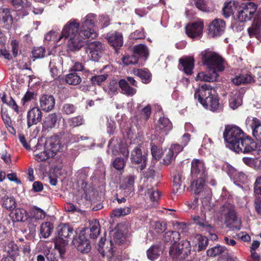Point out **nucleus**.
<instances>
[{"label": "nucleus", "instance_id": "obj_40", "mask_svg": "<svg viewBox=\"0 0 261 261\" xmlns=\"http://www.w3.org/2000/svg\"><path fill=\"white\" fill-rule=\"evenodd\" d=\"M85 120L83 115H78L67 119V123L70 127L74 128L84 125Z\"/></svg>", "mask_w": 261, "mask_h": 261}, {"label": "nucleus", "instance_id": "obj_35", "mask_svg": "<svg viewBox=\"0 0 261 261\" xmlns=\"http://www.w3.org/2000/svg\"><path fill=\"white\" fill-rule=\"evenodd\" d=\"M205 182V178L199 177L196 180L191 181L190 187L195 194H200L204 189Z\"/></svg>", "mask_w": 261, "mask_h": 261}, {"label": "nucleus", "instance_id": "obj_29", "mask_svg": "<svg viewBox=\"0 0 261 261\" xmlns=\"http://www.w3.org/2000/svg\"><path fill=\"white\" fill-rule=\"evenodd\" d=\"M225 223L228 227L232 230L240 229L241 222L236 213H225Z\"/></svg>", "mask_w": 261, "mask_h": 261}, {"label": "nucleus", "instance_id": "obj_37", "mask_svg": "<svg viewBox=\"0 0 261 261\" xmlns=\"http://www.w3.org/2000/svg\"><path fill=\"white\" fill-rule=\"evenodd\" d=\"M115 248H111L106 253L102 252L104 261H121V258L118 252H116Z\"/></svg>", "mask_w": 261, "mask_h": 261}, {"label": "nucleus", "instance_id": "obj_44", "mask_svg": "<svg viewBox=\"0 0 261 261\" xmlns=\"http://www.w3.org/2000/svg\"><path fill=\"white\" fill-rule=\"evenodd\" d=\"M82 81L81 76L76 72H71L67 74L65 77V82L69 85H77Z\"/></svg>", "mask_w": 261, "mask_h": 261}, {"label": "nucleus", "instance_id": "obj_59", "mask_svg": "<svg viewBox=\"0 0 261 261\" xmlns=\"http://www.w3.org/2000/svg\"><path fill=\"white\" fill-rule=\"evenodd\" d=\"M43 253L48 261H58L55 251L51 250V248L47 247L44 250Z\"/></svg>", "mask_w": 261, "mask_h": 261}, {"label": "nucleus", "instance_id": "obj_4", "mask_svg": "<svg viewBox=\"0 0 261 261\" xmlns=\"http://www.w3.org/2000/svg\"><path fill=\"white\" fill-rule=\"evenodd\" d=\"M61 137L64 136L66 138V141L63 144L61 141L59 140V136H56L55 139L52 138L50 143V145L53 149V151H60L62 149L64 145L69 143H74L79 142L81 140L87 139V137L84 136H80L79 135H75L69 132H61L60 133Z\"/></svg>", "mask_w": 261, "mask_h": 261}, {"label": "nucleus", "instance_id": "obj_15", "mask_svg": "<svg viewBox=\"0 0 261 261\" xmlns=\"http://www.w3.org/2000/svg\"><path fill=\"white\" fill-rule=\"evenodd\" d=\"M42 110L38 106L33 107L27 112V120L28 128H30L34 125H36L42 120Z\"/></svg>", "mask_w": 261, "mask_h": 261}, {"label": "nucleus", "instance_id": "obj_63", "mask_svg": "<svg viewBox=\"0 0 261 261\" xmlns=\"http://www.w3.org/2000/svg\"><path fill=\"white\" fill-rule=\"evenodd\" d=\"M202 205L200 207V212H209L213 211L209 198L205 197L201 200Z\"/></svg>", "mask_w": 261, "mask_h": 261}, {"label": "nucleus", "instance_id": "obj_38", "mask_svg": "<svg viewBox=\"0 0 261 261\" xmlns=\"http://www.w3.org/2000/svg\"><path fill=\"white\" fill-rule=\"evenodd\" d=\"M162 252V251L160 245H153L147 251L148 258L151 260H154L159 257Z\"/></svg>", "mask_w": 261, "mask_h": 261}, {"label": "nucleus", "instance_id": "obj_53", "mask_svg": "<svg viewBox=\"0 0 261 261\" xmlns=\"http://www.w3.org/2000/svg\"><path fill=\"white\" fill-rule=\"evenodd\" d=\"M151 153L153 158L159 160L162 154V149L159 146L155 144V143H151Z\"/></svg>", "mask_w": 261, "mask_h": 261}, {"label": "nucleus", "instance_id": "obj_2", "mask_svg": "<svg viewBox=\"0 0 261 261\" xmlns=\"http://www.w3.org/2000/svg\"><path fill=\"white\" fill-rule=\"evenodd\" d=\"M194 97L204 108L213 112H220L223 109L216 91L210 84L200 86L195 91Z\"/></svg>", "mask_w": 261, "mask_h": 261}, {"label": "nucleus", "instance_id": "obj_51", "mask_svg": "<svg viewBox=\"0 0 261 261\" xmlns=\"http://www.w3.org/2000/svg\"><path fill=\"white\" fill-rule=\"evenodd\" d=\"M226 248L222 246H214L207 250V255L209 256H216L224 252Z\"/></svg>", "mask_w": 261, "mask_h": 261}, {"label": "nucleus", "instance_id": "obj_58", "mask_svg": "<svg viewBox=\"0 0 261 261\" xmlns=\"http://www.w3.org/2000/svg\"><path fill=\"white\" fill-rule=\"evenodd\" d=\"M195 239L198 242V245L199 250L204 249L206 247L208 244V239L206 237L200 234H197L195 237Z\"/></svg>", "mask_w": 261, "mask_h": 261}, {"label": "nucleus", "instance_id": "obj_9", "mask_svg": "<svg viewBox=\"0 0 261 261\" xmlns=\"http://www.w3.org/2000/svg\"><path fill=\"white\" fill-rule=\"evenodd\" d=\"M173 191L175 194H181L185 190L186 185L185 184V177L183 171L180 169H176L173 172Z\"/></svg>", "mask_w": 261, "mask_h": 261}, {"label": "nucleus", "instance_id": "obj_8", "mask_svg": "<svg viewBox=\"0 0 261 261\" xmlns=\"http://www.w3.org/2000/svg\"><path fill=\"white\" fill-rule=\"evenodd\" d=\"M80 27L81 25L77 19L73 18L70 19L64 26L59 40L63 38L67 39L78 35Z\"/></svg>", "mask_w": 261, "mask_h": 261}, {"label": "nucleus", "instance_id": "obj_62", "mask_svg": "<svg viewBox=\"0 0 261 261\" xmlns=\"http://www.w3.org/2000/svg\"><path fill=\"white\" fill-rule=\"evenodd\" d=\"M111 19L110 17L106 14H102L99 16L98 25L101 29L107 27L110 24Z\"/></svg>", "mask_w": 261, "mask_h": 261}, {"label": "nucleus", "instance_id": "obj_46", "mask_svg": "<svg viewBox=\"0 0 261 261\" xmlns=\"http://www.w3.org/2000/svg\"><path fill=\"white\" fill-rule=\"evenodd\" d=\"M53 224L49 222L42 223L40 229L41 236L44 238L49 237L53 230Z\"/></svg>", "mask_w": 261, "mask_h": 261}, {"label": "nucleus", "instance_id": "obj_13", "mask_svg": "<svg viewBox=\"0 0 261 261\" xmlns=\"http://www.w3.org/2000/svg\"><path fill=\"white\" fill-rule=\"evenodd\" d=\"M126 79H121L118 81L119 88L121 89L123 94L128 96H132L137 93V90L130 87L128 83L132 86L137 87L138 82L131 76H127Z\"/></svg>", "mask_w": 261, "mask_h": 261}, {"label": "nucleus", "instance_id": "obj_42", "mask_svg": "<svg viewBox=\"0 0 261 261\" xmlns=\"http://www.w3.org/2000/svg\"><path fill=\"white\" fill-rule=\"evenodd\" d=\"M145 195L148 196L150 201L153 202V205H155L158 204V200L161 196V193L151 187L147 188L145 191Z\"/></svg>", "mask_w": 261, "mask_h": 261}, {"label": "nucleus", "instance_id": "obj_17", "mask_svg": "<svg viewBox=\"0 0 261 261\" xmlns=\"http://www.w3.org/2000/svg\"><path fill=\"white\" fill-rule=\"evenodd\" d=\"M191 174L192 176L205 178L207 175V170L203 161L194 159L191 162Z\"/></svg>", "mask_w": 261, "mask_h": 261}, {"label": "nucleus", "instance_id": "obj_28", "mask_svg": "<svg viewBox=\"0 0 261 261\" xmlns=\"http://www.w3.org/2000/svg\"><path fill=\"white\" fill-rule=\"evenodd\" d=\"M172 128V123L171 121L166 117H161L155 127V132L162 133L164 135H167Z\"/></svg>", "mask_w": 261, "mask_h": 261}, {"label": "nucleus", "instance_id": "obj_33", "mask_svg": "<svg viewBox=\"0 0 261 261\" xmlns=\"http://www.w3.org/2000/svg\"><path fill=\"white\" fill-rule=\"evenodd\" d=\"M81 231H85V234L86 233H89L90 238H96L100 233V226L99 222L96 220L92 221L90 223L89 228H85Z\"/></svg>", "mask_w": 261, "mask_h": 261}, {"label": "nucleus", "instance_id": "obj_31", "mask_svg": "<svg viewBox=\"0 0 261 261\" xmlns=\"http://www.w3.org/2000/svg\"><path fill=\"white\" fill-rule=\"evenodd\" d=\"M192 3L196 8L202 12L208 13L213 11L212 0H192Z\"/></svg>", "mask_w": 261, "mask_h": 261}, {"label": "nucleus", "instance_id": "obj_43", "mask_svg": "<svg viewBox=\"0 0 261 261\" xmlns=\"http://www.w3.org/2000/svg\"><path fill=\"white\" fill-rule=\"evenodd\" d=\"M229 106L233 110L241 106L242 103V96L239 92L233 94L229 100Z\"/></svg>", "mask_w": 261, "mask_h": 261}, {"label": "nucleus", "instance_id": "obj_49", "mask_svg": "<svg viewBox=\"0 0 261 261\" xmlns=\"http://www.w3.org/2000/svg\"><path fill=\"white\" fill-rule=\"evenodd\" d=\"M139 58L134 53L131 55H125L122 59V62L126 65H135L138 62Z\"/></svg>", "mask_w": 261, "mask_h": 261}, {"label": "nucleus", "instance_id": "obj_23", "mask_svg": "<svg viewBox=\"0 0 261 261\" xmlns=\"http://www.w3.org/2000/svg\"><path fill=\"white\" fill-rule=\"evenodd\" d=\"M58 239L57 241L67 244L68 239L73 234V230L71 227L67 224H61L57 228Z\"/></svg>", "mask_w": 261, "mask_h": 261}, {"label": "nucleus", "instance_id": "obj_18", "mask_svg": "<svg viewBox=\"0 0 261 261\" xmlns=\"http://www.w3.org/2000/svg\"><path fill=\"white\" fill-rule=\"evenodd\" d=\"M106 39L109 44L112 46L116 51L119 49L123 44V35L121 33L119 32H110L107 34Z\"/></svg>", "mask_w": 261, "mask_h": 261}, {"label": "nucleus", "instance_id": "obj_60", "mask_svg": "<svg viewBox=\"0 0 261 261\" xmlns=\"http://www.w3.org/2000/svg\"><path fill=\"white\" fill-rule=\"evenodd\" d=\"M36 94L33 91H28L23 97L21 98V103L24 106L27 103L29 102L36 98Z\"/></svg>", "mask_w": 261, "mask_h": 261}, {"label": "nucleus", "instance_id": "obj_55", "mask_svg": "<svg viewBox=\"0 0 261 261\" xmlns=\"http://www.w3.org/2000/svg\"><path fill=\"white\" fill-rule=\"evenodd\" d=\"M235 207L231 199H228L220 208L219 212H235Z\"/></svg>", "mask_w": 261, "mask_h": 261}, {"label": "nucleus", "instance_id": "obj_36", "mask_svg": "<svg viewBox=\"0 0 261 261\" xmlns=\"http://www.w3.org/2000/svg\"><path fill=\"white\" fill-rule=\"evenodd\" d=\"M87 183L83 181L81 184V188L83 190L85 198L87 200H92L95 199L97 195V191L92 187H87Z\"/></svg>", "mask_w": 261, "mask_h": 261}, {"label": "nucleus", "instance_id": "obj_26", "mask_svg": "<svg viewBox=\"0 0 261 261\" xmlns=\"http://www.w3.org/2000/svg\"><path fill=\"white\" fill-rule=\"evenodd\" d=\"M0 21L4 23L5 29L9 30L12 28L13 18L10 9L0 8Z\"/></svg>", "mask_w": 261, "mask_h": 261}, {"label": "nucleus", "instance_id": "obj_45", "mask_svg": "<svg viewBox=\"0 0 261 261\" xmlns=\"http://www.w3.org/2000/svg\"><path fill=\"white\" fill-rule=\"evenodd\" d=\"M138 57L141 56L147 58L149 55L148 50L147 46L143 44L135 45L134 47V52Z\"/></svg>", "mask_w": 261, "mask_h": 261}, {"label": "nucleus", "instance_id": "obj_64", "mask_svg": "<svg viewBox=\"0 0 261 261\" xmlns=\"http://www.w3.org/2000/svg\"><path fill=\"white\" fill-rule=\"evenodd\" d=\"M77 110V107L72 103H65L63 105L62 111L64 114L69 115L74 114Z\"/></svg>", "mask_w": 261, "mask_h": 261}, {"label": "nucleus", "instance_id": "obj_32", "mask_svg": "<svg viewBox=\"0 0 261 261\" xmlns=\"http://www.w3.org/2000/svg\"><path fill=\"white\" fill-rule=\"evenodd\" d=\"M218 72L210 71L207 72H201L198 73L196 76V81L213 82L215 81L218 76Z\"/></svg>", "mask_w": 261, "mask_h": 261}, {"label": "nucleus", "instance_id": "obj_19", "mask_svg": "<svg viewBox=\"0 0 261 261\" xmlns=\"http://www.w3.org/2000/svg\"><path fill=\"white\" fill-rule=\"evenodd\" d=\"M179 69L187 75H191L193 73L195 66V59L193 56H186L179 59Z\"/></svg>", "mask_w": 261, "mask_h": 261}, {"label": "nucleus", "instance_id": "obj_14", "mask_svg": "<svg viewBox=\"0 0 261 261\" xmlns=\"http://www.w3.org/2000/svg\"><path fill=\"white\" fill-rule=\"evenodd\" d=\"M84 34H81L80 30L78 35L69 38L67 43V50L69 52H76L79 51L85 44L84 40L90 39L91 37H86Z\"/></svg>", "mask_w": 261, "mask_h": 261}, {"label": "nucleus", "instance_id": "obj_54", "mask_svg": "<svg viewBox=\"0 0 261 261\" xmlns=\"http://www.w3.org/2000/svg\"><path fill=\"white\" fill-rule=\"evenodd\" d=\"M46 50L45 47H34L32 50V57L35 59L44 57Z\"/></svg>", "mask_w": 261, "mask_h": 261}, {"label": "nucleus", "instance_id": "obj_24", "mask_svg": "<svg viewBox=\"0 0 261 261\" xmlns=\"http://www.w3.org/2000/svg\"><path fill=\"white\" fill-rule=\"evenodd\" d=\"M246 124L251 128L253 136L258 141H261L260 121L257 118H253L252 119L248 118L246 120Z\"/></svg>", "mask_w": 261, "mask_h": 261}, {"label": "nucleus", "instance_id": "obj_21", "mask_svg": "<svg viewBox=\"0 0 261 261\" xmlns=\"http://www.w3.org/2000/svg\"><path fill=\"white\" fill-rule=\"evenodd\" d=\"M102 49V44L101 42L93 41L88 44L86 51L93 61H98L101 57Z\"/></svg>", "mask_w": 261, "mask_h": 261}, {"label": "nucleus", "instance_id": "obj_10", "mask_svg": "<svg viewBox=\"0 0 261 261\" xmlns=\"http://www.w3.org/2000/svg\"><path fill=\"white\" fill-rule=\"evenodd\" d=\"M130 160L133 164L139 165L137 169L143 170L146 167L147 154H143L141 149L137 146L131 152Z\"/></svg>", "mask_w": 261, "mask_h": 261}, {"label": "nucleus", "instance_id": "obj_6", "mask_svg": "<svg viewBox=\"0 0 261 261\" xmlns=\"http://www.w3.org/2000/svg\"><path fill=\"white\" fill-rule=\"evenodd\" d=\"M96 21V15L93 13L88 14L81 22L80 31L81 34L86 37H91V39H94L97 36L96 33L93 29Z\"/></svg>", "mask_w": 261, "mask_h": 261}, {"label": "nucleus", "instance_id": "obj_39", "mask_svg": "<svg viewBox=\"0 0 261 261\" xmlns=\"http://www.w3.org/2000/svg\"><path fill=\"white\" fill-rule=\"evenodd\" d=\"M253 80V78L250 74H245L236 76L232 82L236 85H240L250 83Z\"/></svg>", "mask_w": 261, "mask_h": 261}, {"label": "nucleus", "instance_id": "obj_25", "mask_svg": "<svg viewBox=\"0 0 261 261\" xmlns=\"http://www.w3.org/2000/svg\"><path fill=\"white\" fill-rule=\"evenodd\" d=\"M60 119V116L56 113H53L47 115L44 118L42 123V129L43 130L51 129L55 128L58 121Z\"/></svg>", "mask_w": 261, "mask_h": 261}, {"label": "nucleus", "instance_id": "obj_50", "mask_svg": "<svg viewBox=\"0 0 261 261\" xmlns=\"http://www.w3.org/2000/svg\"><path fill=\"white\" fill-rule=\"evenodd\" d=\"M9 217L13 222H24L29 216L28 213H9Z\"/></svg>", "mask_w": 261, "mask_h": 261}, {"label": "nucleus", "instance_id": "obj_22", "mask_svg": "<svg viewBox=\"0 0 261 261\" xmlns=\"http://www.w3.org/2000/svg\"><path fill=\"white\" fill-rule=\"evenodd\" d=\"M73 243L76 247L77 249L81 252L87 253L91 249L89 241L85 237V231H81L79 238L76 239H74Z\"/></svg>", "mask_w": 261, "mask_h": 261}, {"label": "nucleus", "instance_id": "obj_48", "mask_svg": "<svg viewBox=\"0 0 261 261\" xmlns=\"http://www.w3.org/2000/svg\"><path fill=\"white\" fill-rule=\"evenodd\" d=\"M6 251L9 255V258H13L18 254V247L13 242H9L6 247Z\"/></svg>", "mask_w": 261, "mask_h": 261}, {"label": "nucleus", "instance_id": "obj_20", "mask_svg": "<svg viewBox=\"0 0 261 261\" xmlns=\"http://www.w3.org/2000/svg\"><path fill=\"white\" fill-rule=\"evenodd\" d=\"M40 109L45 112H49L52 111L55 106V98L50 94H42L39 97Z\"/></svg>", "mask_w": 261, "mask_h": 261}, {"label": "nucleus", "instance_id": "obj_3", "mask_svg": "<svg viewBox=\"0 0 261 261\" xmlns=\"http://www.w3.org/2000/svg\"><path fill=\"white\" fill-rule=\"evenodd\" d=\"M200 57L203 65L210 71L221 72L224 70V60L219 54L205 49L201 52Z\"/></svg>", "mask_w": 261, "mask_h": 261}, {"label": "nucleus", "instance_id": "obj_52", "mask_svg": "<svg viewBox=\"0 0 261 261\" xmlns=\"http://www.w3.org/2000/svg\"><path fill=\"white\" fill-rule=\"evenodd\" d=\"M51 149V153L50 154V151H42L39 153L35 154V159L38 162H42L48 159L50 156H53L54 154L57 151H53Z\"/></svg>", "mask_w": 261, "mask_h": 261}, {"label": "nucleus", "instance_id": "obj_1", "mask_svg": "<svg viewBox=\"0 0 261 261\" xmlns=\"http://www.w3.org/2000/svg\"><path fill=\"white\" fill-rule=\"evenodd\" d=\"M226 145L237 153H248L256 150V142L250 137H245L243 130L233 125H226L223 132Z\"/></svg>", "mask_w": 261, "mask_h": 261}, {"label": "nucleus", "instance_id": "obj_34", "mask_svg": "<svg viewBox=\"0 0 261 261\" xmlns=\"http://www.w3.org/2000/svg\"><path fill=\"white\" fill-rule=\"evenodd\" d=\"M123 154L126 157V159L121 157H116L112 162V166L118 171L121 173L123 171L124 168L125 166L126 160L129 155V151L126 150L125 153Z\"/></svg>", "mask_w": 261, "mask_h": 261}, {"label": "nucleus", "instance_id": "obj_27", "mask_svg": "<svg viewBox=\"0 0 261 261\" xmlns=\"http://www.w3.org/2000/svg\"><path fill=\"white\" fill-rule=\"evenodd\" d=\"M132 73L139 77L143 84H148L152 80V74L147 68H134L132 70Z\"/></svg>", "mask_w": 261, "mask_h": 261}, {"label": "nucleus", "instance_id": "obj_57", "mask_svg": "<svg viewBox=\"0 0 261 261\" xmlns=\"http://www.w3.org/2000/svg\"><path fill=\"white\" fill-rule=\"evenodd\" d=\"M3 206L7 210L12 212L16 206V202L13 198H8L4 202Z\"/></svg>", "mask_w": 261, "mask_h": 261}, {"label": "nucleus", "instance_id": "obj_7", "mask_svg": "<svg viewBox=\"0 0 261 261\" xmlns=\"http://www.w3.org/2000/svg\"><path fill=\"white\" fill-rule=\"evenodd\" d=\"M124 229V226L118 225L114 229L110 231L111 248H116L117 245L125 246L128 244L129 241L123 232Z\"/></svg>", "mask_w": 261, "mask_h": 261}, {"label": "nucleus", "instance_id": "obj_12", "mask_svg": "<svg viewBox=\"0 0 261 261\" xmlns=\"http://www.w3.org/2000/svg\"><path fill=\"white\" fill-rule=\"evenodd\" d=\"M191 246L190 241H182L178 244H172L170 247L169 253L173 257L183 254L184 257L187 256L191 252Z\"/></svg>", "mask_w": 261, "mask_h": 261}, {"label": "nucleus", "instance_id": "obj_30", "mask_svg": "<svg viewBox=\"0 0 261 261\" xmlns=\"http://www.w3.org/2000/svg\"><path fill=\"white\" fill-rule=\"evenodd\" d=\"M240 5L237 1H230L225 3L223 9V15L225 18H228L231 15H233L234 17L235 14L237 12L238 8Z\"/></svg>", "mask_w": 261, "mask_h": 261}, {"label": "nucleus", "instance_id": "obj_61", "mask_svg": "<svg viewBox=\"0 0 261 261\" xmlns=\"http://www.w3.org/2000/svg\"><path fill=\"white\" fill-rule=\"evenodd\" d=\"M108 77V75L107 74L94 75L91 78V83L92 85H100L107 79Z\"/></svg>", "mask_w": 261, "mask_h": 261}, {"label": "nucleus", "instance_id": "obj_11", "mask_svg": "<svg viewBox=\"0 0 261 261\" xmlns=\"http://www.w3.org/2000/svg\"><path fill=\"white\" fill-rule=\"evenodd\" d=\"M203 28V21L198 20L188 23L185 27V32L188 37L195 39L202 36Z\"/></svg>", "mask_w": 261, "mask_h": 261}, {"label": "nucleus", "instance_id": "obj_56", "mask_svg": "<svg viewBox=\"0 0 261 261\" xmlns=\"http://www.w3.org/2000/svg\"><path fill=\"white\" fill-rule=\"evenodd\" d=\"M260 24L256 23L254 22L252 24L251 26L248 29V32L250 37H255L260 33Z\"/></svg>", "mask_w": 261, "mask_h": 261}, {"label": "nucleus", "instance_id": "obj_47", "mask_svg": "<svg viewBox=\"0 0 261 261\" xmlns=\"http://www.w3.org/2000/svg\"><path fill=\"white\" fill-rule=\"evenodd\" d=\"M167 229V224L164 221H155L151 224V231L156 233H161Z\"/></svg>", "mask_w": 261, "mask_h": 261}, {"label": "nucleus", "instance_id": "obj_16", "mask_svg": "<svg viewBox=\"0 0 261 261\" xmlns=\"http://www.w3.org/2000/svg\"><path fill=\"white\" fill-rule=\"evenodd\" d=\"M225 22L221 19L216 18L208 25V34L214 37L221 36L224 32Z\"/></svg>", "mask_w": 261, "mask_h": 261}, {"label": "nucleus", "instance_id": "obj_5", "mask_svg": "<svg viewBox=\"0 0 261 261\" xmlns=\"http://www.w3.org/2000/svg\"><path fill=\"white\" fill-rule=\"evenodd\" d=\"M257 9V6L253 2L242 4L238 8L234 18L241 22L250 20L254 16Z\"/></svg>", "mask_w": 261, "mask_h": 261}, {"label": "nucleus", "instance_id": "obj_41", "mask_svg": "<svg viewBox=\"0 0 261 261\" xmlns=\"http://www.w3.org/2000/svg\"><path fill=\"white\" fill-rule=\"evenodd\" d=\"M180 239V234L177 231H169L166 232L164 236V240L166 243H173V244H176V242Z\"/></svg>", "mask_w": 261, "mask_h": 261}]
</instances>
